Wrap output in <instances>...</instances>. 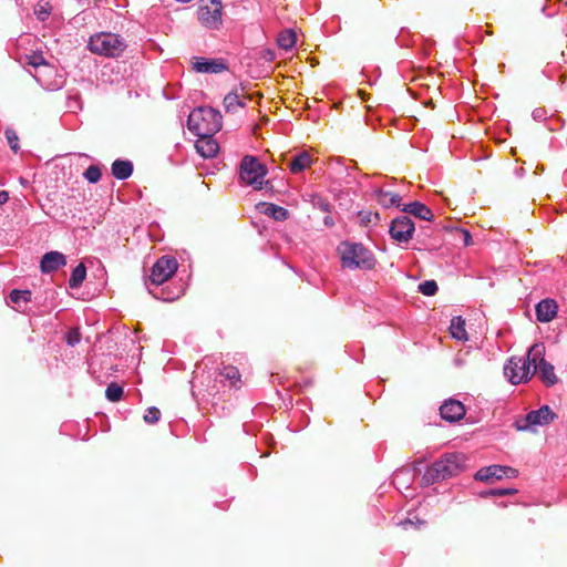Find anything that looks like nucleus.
<instances>
[{
    "label": "nucleus",
    "mask_w": 567,
    "mask_h": 567,
    "mask_svg": "<svg viewBox=\"0 0 567 567\" xmlns=\"http://www.w3.org/2000/svg\"><path fill=\"white\" fill-rule=\"evenodd\" d=\"M341 265L347 269L370 270L375 266L373 254L359 243L342 241L338 246Z\"/></svg>",
    "instance_id": "f257e3e1"
},
{
    "label": "nucleus",
    "mask_w": 567,
    "mask_h": 567,
    "mask_svg": "<svg viewBox=\"0 0 567 567\" xmlns=\"http://www.w3.org/2000/svg\"><path fill=\"white\" fill-rule=\"evenodd\" d=\"M177 267V260L171 256H163L154 264L150 276V284L147 286L150 292L153 293L154 297L163 301H173L183 293V289H179L177 292H165V290L162 289L161 295H158L151 289V286H155L157 288L167 281L176 272Z\"/></svg>",
    "instance_id": "f03ea898"
},
{
    "label": "nucleus",
    "mask_w": 567,
    "mask_h": 567,
    "mask_svg": "<svg viewBox=\"0 0 567 567\" xmlns=\"http://www.w3.org/2000/svg\"><path fill=\"white\" fill-rule=\"evenodd\" d=\"M465 460L466 457L462 453L445 454L426 468L423 480L425 483L432 484L457 475L465 467Z\"/></svg>",
    "instance_id": "7ed1b4c3"
},
{
    "label": "nucleus",
    "mask_w": 567,
    "mask_h": 567,
    "mask_svg": "<svg viewBox=\"0 0 567 567\" xmlns=\"http://www.w3.org/2000/svg\"><path fill=\"white\" fill-rule=\"evenodd\" d=\"M187 124L196 135H212L221 128V115L215 109L198 107L190 112Z\"/></svg>",
    "instance_id": "20e7f679"
},
{
    "label": "nucleus",
    "mask_w": 567,
    "mask_h": 567,
    "mask_svg": "<svg viewBox=\"0 0 567 567\" xmlns=\"http://www.w3.org/2000/svg\"><path fill=\"white\" fill-rule=\"evenodd\" d=\"M125 40L112 32H99L90 37L87 49L97 55L105 58H117L126 49Z\"/></svg>",
    "instance_id": "39448f33"
},
{
    "label": "nucleus",
    "mask_w": 567,
    "mask_h": 567,
    "mask_svg": "<svg viewBox=\"0 0 567 567\" xmlns=\"http://www.w3.org/2000/svg\"><path fill=\"white\" fill-rule=\"evenodd\" d=\"M267 167L256 156L245 155L239 166V178L244 184L251 186L254 189L264 187Z\"/></svg>",
    "instance_id": "423d86ee"
},
{
    "label": "nucleus",
    "mask_w": 567,
    "mask_h": 567,
    "mask_svg": "<svg viewBox=\"0 0 567 567\" xmlns=\"http://www.w3.org/2000/svg\"><path fill=\"white\" fill-rule=\"evenodd\" d=\"M544 355V343H535L529 348V360L534 362L533 375L537 372L543 383L548 386L554 385L557 382V377L555 374L553 364L547 362Z\"/></svg>",
    "instance_id": "0eeeda50"
},
{
    "label": "nucleus",
    "mask_w": 567,
    "mask_h": 567,
    "mask_svg": "<svg viewBox=\"0 0 567 567\" xmlns=\"http://www.w3.org/2000/svg\"><path fill=\"white\" fill-rule=\"evenodd\" d=\"M533 363L529 360V352L526 358L513 357L504 367V374L513 384L527 382L533 377Z\"/></svg>",
    "instance_id": "6e6552de"
},
{
    "label": "nucleus",
    "mask_w": 567,
    "mask_h": 567,
    "mask_svg": "<svg viewBox=\"0 0 567 567\" xmlns=\"http://www.w3.org/2000/svg\"><path fill=\"white\" fill-rule=\"evenodd\" d=\"M199 22L207 29L218 30L223 23L221 0H202L197 11Z\"/></svg>",
    "instance_id": "1a4fd4ad"
},
{
    "label": "nucleus",
    "mask_w": 567,
    "mask_h": 567,
    "mask_svg": "<svg viewBox=\"0 0 567 567\" xmlns=\"http://www.w3.org/2000/svg\"><path fill=\"white\" fill-rule=\"evenodd\" d=\"M555 414L548 405H544L538 410L530 411L524 417L515 421V427L518 431H534L536 426L549 424Z\"/></svg>",
    "instance_id": "9d476101"
},
{
    "label": "nucleus",
    "mask_w": 567,
    "mask_h": 567,
    "mask_svg": "<svg viewBox=\"0 0 567 567\" xmlns=\"http://www.w3.org/2000/svg\"><path fill=\"white\" fill-rule=\"evenodd\" d=\"M23 63L34 69L33 76L42 86L50 87L51 84L47 82L45 76L53 73L54 69L47 63L42 54L35 52L25 54Z\"/></svg>",
    "instance_id": "9b49d317"
},
{
    "label": "nucleus",
    "mask_w": 567,
    "mask_h": 567,
    "mask_svg": "<svg viewBox=\"0 0 567 567\" xmlns=\"http://www.w3.org/2000/svg\"><path fill=\"white\" fill-rule=\"evenodd\" d=\"M414 223L406 215L394 218L390 225L391 238L399 243H408L414 234Z\"/></svg>",
    "instance_id": "f8f14e48"
},
{
    "label": "nucleus",
    "mask_w": 567,
    "mask_h": 567,
    "mask_svg": "<svg viewBox=\"0 0 567 567\" xmlns=\"http://www.w3.org/2000/svg\"><path fill=\"white\" fill-rule=\"evenodd\" d=\"M246 93V86L240 84L224 97V109L227 113H236L238 107H246V101L250 100Z\"/></svg>",
    "instance_id": "ddd939ff"
},
{
    "label": "nucleus",
    "mask_w": 567,
    "mask_h": 567,
    "mask_svg": "<svg viewBox=\"0 0 567 567\" xmlns=\"http://www.w3.org/2000/svg\"><path fill=\"white\" fill-rule=\"evenodd\" d=\"M516 475H517V471L509 466L491 465V466L481 468L475 474V478L477 481L488 482L492 478L501 480L503 477H515Z\"/></svg>",
    "instance_id": "4468645a"
},
{
    "label": "nucleus",
    "mask_w": 567,
    "mask_h": 567,
    "mask_svg": "<svg viewBox=\"0 0 567 567\" xmlns=\"http://www.w3.org/2000/svg\"><path fill=\"white\" fill-rule=\"evenodd\" d=\"M193 68L198 73H221L228 69L223 59L195 58Z\"/></svg>",
    "instance_id": "2eb2a0df"
},
{
    "label": "nucleus",
    "mask_w": 567,
    "mask_h": 567,
    "mask_svg": "<svg viewBox=\"0 0 567 567\" xmlns=\"http://www.w3.org/2000/svg\"><path fill=\"white\" fill-rule=\"evenodd\" d=\"M440 413L442 419L456 422L465 415V408L462 402L450 399L441 405Z\"/></svg>",
    "instance_id": "dca6fc26"
},
{
    "label": "nucleus",
    "mask_w": 567,
    "mask_h": 567,
    "mask_svg": "<svg viewBox=\"0 0 567 567\" xmlns=\"http://www.w3.org/2000/svg\"><path fill=\"white\" fill-rule=\"evenodd\" d=\"M65 264L66 259L62 252L49 251L43 255L40 267L42 272L49 274L65 266Z\"/></svg>",
    "instance_id": "f3484780"
},
{
    "label": "nucleus",
    "mask_w": 567,
    "mask_h": 567,
    "mask_svg": "<svg viewBox=\"0 0 567 567\" xmlns=\"http://www.w3.org/2000/svg\"><path fill=\"white\" fill-rule=\"evenodd\" d=\"M199 138L195 143L196 151L204 158H210L217 155L219 151L218 143L210 135H198Z\"/></svg>",
    "instance_id": "a211bd4d"
},
{
    "label": "nucleus",
    "mask_w": 567,
    "mask_h": 567,
    "mask_svg": "<svg viewBox=\"0 0 567 567\" xmlns=\"http://www.w3.org/2000/svg\"><path fill=\"white\" fill-rule=\"evenodd\" d=\"M557 315V303L551 299H545L536 306V317L540 322H549Z\"/></svg>",
    "instance_id": "6ab92c4d"
},
{
    "label": "nucleus",
    "mask_w": 567,
    "mask_h": 567,
    "mask_svg": "<svg viewBox=\"0 0 567 567\" xmlns=\"http://www.w3.org/2000/svg\"><path fill=\"white\" fill-rule=\"evenodd\" d=\"M313 163V158L308 151H302L291 157L288 166L292 174H299L309 168Z\"/></svg>",
    "instance_id": "aec40b11"
},
{
    "label": "nucleus",
    "mask_w": 567,
    "mask_h": 567,
    "mask_svg": "<svg viewBox=\"0 0 567 567\" xmlns=\"http://www.w3.org/2000/svg\"><path fill=\"white\" fill-rule=\"evenodd\" d=\"M403 212L412 214L423 220H431L433 217L432 210L420 202H413L405 205Z\"/></svg>",
    "instance_id": "412c9836"
},
{
    "label": "nucleus",
    "mask_w": 567,
    "mask_h": 567,
    "mask_svg": "<svg viewBox=\"0 0 567 567\" xmlns=\"http://www.w3.org/2000/svg\"><path fill=\"white\" fill-rule=\"evenodd\" d=\"M133 173V164L130 161L116 159L112 164V174L117 179H126Z\"/></svg>",
    "instance_id": "4be33fe9"
},
{
    "label": "nucleus",
    "mask_w": 567,
    "mask_h": 567,
    "mask_svg": "<svg viewBox=\"0 0 567 567\" xmlns=\"http://www.w3.org/2000/svg\"><path fill=\"white\" fill-rule=\"evenodd\" d=\"M451 334L456 340H467V333L465 330V321L462 319V317H454L451 320L450 326Z\"/></svg>",
    "instance_id": "5701e85b"
},
{
    "label": "nucleus",
    "mask_w": 567,
    "mask_h": 567,
    "mask_svg": "<svg viewBox=\"0 0 567 567\" xmlns=\"http://www.w3.org/2000/svg\"><path fill=\"white\" fill-rule=\"evenodd\" d=\"M378 202L384 207H399L401 197L395 193L381 189L378 194Z\"/></svg>",
    "instance_id": "b1692460"
},
{
    "label": "nucleus",
    "mask_w": 567,
    "mask_h": 567,
    "mask_svg": "<svg viewBox=\"0 0 567 567\" xmlns=\"http://www.w3.org/2000/svg\"><path fill=\"white\" fill-rule=\"evenodd\" d=\"M86 277V268L83 264L78 265L69 279V286L72 289L79 288Z\"/></svg>",
    "instance_id": "393cba45"
},
{
    "label": "nucleus",
    "mask_w": 567,
    "mask_h": 567,
    "mask_svg": "<svg viewBox=\"0 0 567 567\" xmlns=\"http://www.w3.org/2000/svg\"><path fill=\"white\" fill-rule=\"evenodd\" d=\"M297 42V34L292 30H284L279 33L278 45L281 49L290 50Z\"/></svg>",
    "instance_id": "a878e982"
},
{
    "label": "nucleus",
    "mask_w": 567,
    "mask_h": 567,
    "mask_svg": "<svg viewBox=\"0 0 567 567\" xmlns=\"http://www.w3.org/2000/svg\"><path fill=\"white\" fill-rule=\"evenodd\" d=\"M264 213L272 217L275 220H286L288 218V210L275 204H265Z\"/></svg>",
    "instance_id": "bb28decb"
},
{
    "label": "nucleus",
    "mask_w": 567,
    "mask_h": 567,
    "mask_svg": "<svg viewBox=\"0 0 567 567\" xmlns=\"http://www.w3.org/2000/svg\"><path fill=\"white\" fill-rule=\"evenodd\" d=\"M9 298L10 302L20 307L22 303H28L31 300V291L14 289L10 292Z\"/></svg>",
    "instance_id": "cd10ccee"
},
{
    "label": "nucleus",
    "mask_w": 567,
    "mask_h": 567,
    "mask_svg": "<svg viewBox=\"0 0 567 567\" xmlns=\"http://www.w3.org/2000/svg\"><path fill=\"white\" fill-rule=\"evenodd\" d=\"M105 395L111 402H117L123 395V389L116 383H111L106 388Z\"/></svg>",
    "instance_id": "c85d7f7f"
},
{
    "label": "nucleus",
    "mask_w": 567,
    "mask_h": 567,
    "mask_svg": "<svg viewBox=\"0 0 567 567\" xmlns=\"http://www.w3.org/2000/svg\"><path fill=\"white\" fill-rule=\"evenodd\" d=\"M4 136L7 138L8 144L10 145V148L14 153H18L20 151V145H19V136H18L17 132L13 128L8 127L4 131Z\"/></svg>",
    "instance_id": "c756f323"
},
{
    "label": "nucleus",
    "mask_w": 567,
    "mask_h": 567,
    "mask_svg": "<svg viewBox=\"0 0 567 567\" xmlns=\"http://www.w3.org/2000/svg\"><path fill=\"white\" fill-rule=\"evenodd\" d=\"M220 375L229 380L231 384H235L237 381H239L240 378L238 369L231 365L225 367L221 370Z\"/></svg>",
    "instance_id": "7c9ffc66"
},
{
    "label": "nucleus",
    "mask_w": 567,
    "mask_h": 567,
    "mask_svg": "<svg viewBox=\"0 0 567 567\" xmlns=\"http://www.w3.org/2000/svg\"><path fill=\"white\" fill-rule=\"evenodd\" d=\"M84 177L90 183H97L101 179V169L96 165H91L84 172Z\"/></svg>",
    "instance_id": "2f4dec72"
},
{
    "label": "nucleus",
    "mask_w": 567,
    "mask_h": 567,
    "mask_svg": "<svg viewBox=\"0 0 567 567\" xmlns=\"http://www.w3.org/2000/svg\"><path fill=\"white\" fill-rule=\"evenodd\" d=\"M419 290L424 296H433L437 291V285L434 280H426L419 285Z\"/></svg>",
    "instance_id": "473e14b6"
},
{
    "label": "nucleus",
    "mask_w": 567,
    "mask_h": 567,
    "mask_svg": "<svg viewBox=\"0 0 567 567\" xmlns=\"http://www.w3.org/2000/svg\"><path fill=\"white\" fill-rule=\"evenodd\" d=\"M51 8L48 2L45 3H39L34 8V14L38 17L39 20L44 21L50 16Z\"/></svg>",
    "instance_id": "72a5a7b5"
},
{
    "label": "nucleus",
    "mask_w": 567,
    "mask_h": 567,
    "mask_svg": "<svg viewBox=\"0 0 567 567\" xmlns=\"http://www.w3.org/2000/svg\"><path fill=\"white\" fill-rule=\"evenodd\" d=\"M161 417V411L151 406L146 410V413L144 414V421L150 424L156 423Z\"/></svg>",
    "instance_id": "f704fd0d"
},
{
    "label": "nucleus",
    "mask_w": 567,
    "mask_h": 567,
    "mask_svg": "<svg viewBox=\"0 0 567 567\" xmlns=\"http://www.w3.org/2000/svg\"><path fill=\"white\" fill-rule=\"evenodd\" d=\"M514 493V489H506V488H495L488 492L489 495L493 496H504L507 494Z\"/></svg>",
    "instance_id": "c9c22d12"
},
{
    "label": "nucleus",
    "mask_w": 567,
    "mask_h": 567,
    "mask_svg": "<svg viewBox=\"0 0 567 567\" xmlns=\"http://www.w3.org/2000/svg\"><path fill=\"white\" fill-rule=\"evenodd\" d=\"M9 200V193L7 190H0V205L6 204Z\"/></svg>",
    "instance_id": "e433bc0d"
},
{
    "label": "nucleus",
    "mask_w": 567,
    "mask_h": 567,
    "mask_svg": "<svg viewBox=\"0 0 567 567\" xmlns=\"http://www.w3.org/2000/svg\"><path fill=\"white\" fill-rule=\"evenodd\" d=\"M463 235H464V244L466 246L470 245L471 240H472L471 234L467 230H463Z\"/></svg>",
    "instance_id": "4c0bfd02"
},
{
    "label": "nucleus",
    "mask_w": 567,
    "mask_h": 567,
    "mask_svg": "<svg viewBox=\"0 0 567 567\" xmlns=\"http://www.w3.org/2000/svg\"><path fill=\"white\" fill-rule=\"evenodd\" d=\"M413 520L411 518H408L403 522L400 523V525H402L404 528H408L409 525H413Z\"/></svg>",
    "instance_id": "58836bf2"
}]
</instances>
